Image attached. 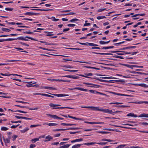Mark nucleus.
Wrapping results in <instances>:
<instances>
[{
	"label": "nucleus",
	"mask_w": 148,
	"mask_h": 148,
	"mask_svg": "<svg viewBox=\"0 0 148 148\" xmlns=\"http://www.w3.org/2000/svg\"><path fill=\"white\" fill-rule=\"evenodd\" d=\"M15 106H18V107H20L21 108H28V107H26V106H21L19 105H15Z\"/></svg>",
	"instance_id": "obj_39"
},
{
	"label": "nucleus",
	"mask_w": 148,
	"mask_h": 148,
	"mask_svg": "<svg viewBox=\"0 0 148 148\" xmlns=\"http://www.w3.org/2000/svg\"><path fill=\"white\" fill-rule=\"evenodd\" d=\"M101 86L100 85L95 84L93 85L92 86H90V87H95L96 88H99Z\"/></svg>",
	"instance_id": "obj_26"
},
{
	"label": "nucleus",
	"mask_w": 148,
	"mask_h": 148,
	"mask_svg": "<svg viewBox=\"0 0 148 148\" xmlns=\"http://www.w3.org/2000/svg\"><path fill=\"white\" fill-rule=\"evenodd\" d=\"M112 110L108 109H106L105 113L112 114Z\"/></svg>",
	"instance_id": "obj_27"
},
{
	"label": "nucleus",
	"mask_w": 148,
	"mask_h": 148,
	"mask_svg": "<svg viewBox=\"0 0 148 148\" xmlns=\"http://www.w3.org/2000/svg\"><path fill=\"white\" fill-rule=\"evenodd\" d=\"M124 42H125L124 41H123V42H119L118 43H114V45L115 46H118L121 44H123V43H124Z\"/></svg>",
	"instance_id": "obj_37"
},
{
	"label": "nucleus",
	"mask_w": 148,
	"mask_h": 148,
	"mask_svg": "<svg viewBox=\"0 0 148 148\" xmlns=\"http://www.w3.org/2000/svg\"><path fill=\"white\" fill-rule=\"evenodd\" d=\"M17 40V38H8L7 39H5V41H10L15 40Z\"/></svg>",
	"instance_id": "obj_25"
},
{
	"label": "nucleus",
	"mask_w": 148,
	"mask_h": 148,
	"mask_svg": "<svg viewBox=\"0 0 148 148\" xmlns=\"http://www.w3.org/2000/svg\"><path fill=\"white\" fill-rule=\"evenodd\" d=\"M88 90V91H89L90 92H91V93H95H95H96V92H97V91H95V90Z\"/></svg>",
	"instance_id": "obj_41"
},
{
	"label": "nucleus",
	"mask_w": 148,
	"mask_h": 148,
	"mask_svg": "<svg viewBox=\"0 0 148 148\" xmlns=\"http://www.w3.org/2000/svg\"><path fill=\"white\" fill-rule=\"evenodd\" d=\"M0 74L4 76H10L11 75H12V74H8V73H6L5 74H4L2 73H0Z\"/></svg>",
	"instance_id": "obj_32"
},
{
	"label": "nucleus",
	"mask_w": 148,
	"mask_h": 148,
	"mask_svg": "<svg viewBox=\"0 0 148 148\" xmlns=\"http://www.w3.org/2000/svg\"><path fill=\"white\" fill-rule=\"evenodd\" d=\"M106 10V8L100 9H99V10H98L97 11V12H102V11L103 10Z\"/></svg>",
	"instance_id": "obj_56"
},
{
	"label": "nucleus",
	"mask_w": 148,
	"mask_h": 148,
	"mask_svg": "<svg viewBox=\"0 0 148 148\" xmlns=\"http://www.w3.org/2000/svg\"><path fill=\"white\" fill-rule=\"evenodd\" d=\"M36 146V145L34 144H31L30 145L29 148H33L35 147Z\"/></svg>",
	"instance_id": "obj_60"
},
{
	"label": "nucleus",
	"mask_w": 148,
	"mask_h": 148,
	"mask_svg": "<svg viewBox=\"0 0 148 148\" xmlns=\"http://www.w3.org/2000/svg\"><path fill=\"white\" fill-rule=\"evenodd\" d=\"M40 138V137H39V138H35L33 139L32 140V142H34L33 143H35L37 141H38L39 140V138Z\"/></svg>",
	"instance_id": "obj_24"
},
{
	"label": "nucleus",
	"mask_w": 148,
	"mask_h": 148,
	"mask_svg": "<svg viewBox=\"0 0 148 148\" xmlns=\"http://www.w3.org/2000/svg\"><path fill=\"white\" fill-rule=\"evenodd\" d=\"M75 14V13L73 12H70L69 13H68L67 14H62L60 15L61 16H64V15H73Z\"/></svg>",
	"instance_id": "obj_29"
},
{
	"label": "nucleus",
	"mask_w": 148,
	"mask_h": 148,
	"mask_svg": "<svg viewBox=\"0 0 148 148\" xmlns=\"http://www.w3.org/2000/svg\"><path fill=\"white\" fill-rule=\"evenodd\" d=\"M85 123H88V124H95V122H89L88 121H85Z\"/></svg>",
	"instance_id": "obj_49"
},
{
	"label": "nucleus",
	"mask_w": 148,
	"mask_h": 148,
	"mask_svg": "<svg viewBox=\"0 0 148 148\" xmlns=\"http://www.w3.org/2000/svg\"><path fill=\"white\" fill-rule=\"evenodd\" d=\"M49 94H50L52 95H53L54 96H56L58 97H64V96H69V95H65V94H51L50 93L48 92Z\"/></svg>",
	"instance_id": "obj_4"
},
{
	"label": "nucleus",
	"mask_w": 148,
	"mask_h": 148,
	"mask_svg": "<svg viewBox=\"0 0 148 148\" xmlns=\"http://www.w3.org/2000/svg\"><path fill=\"white\" fill-rule=\"evenodd\" d=\"M96 143H85L84 144V145H92L95 144H96Z\"/></svg>",
	"instance_id": "obj_23"
},
{
	"label": "nucleus",
	"mask_w": 148,
	"mask_h": 148,
	"mask_svg": "<svg viewBox=\"0 0 148 148\" xmlns=\"http://www.w3.org/2000/svg\"><path fill=\"white\" fill-rule=\"evenodd\" d=\"M51 18H53L52 21H57L59 20L58 19L54 17H52Z\"/></svg>",
	"instance_id": "obj_47"
},
{
	"label": "nucleus",
	"mask_w": 148,
	"mask_h": 148,
	"mask_svg": "<svg viewBox=\"0 0 148 148\" xmlns=\"http://www.w3.org/2000/svg\"><path fill=\"white\" fill-rule=\"evenodd\" d=\"M63 67H66L68 68H73V66H72L70 65H64L62 66Z\"/></svg>",
	"instance_id": "obj_31"
},
{
	"label": "nucleus",
	"mask_w": 148,
	"mask_h": 148,
	"mask_svg": "<svg viewBox=\"0 0 148 148\" xmlns=\"http://www.w3.org/2000/svg\"><path fill=\"white\" fill-rule=\"evenodd\" d=\"M82 108H95L96 109V110L98 111H101L105 113L106 109H100L98 107H95L93 106H82L81 107Z\"/></svg>",
	"instance_id": "obj_1"
},
{
	"label": "nucleus",
	"mask_w": 148,
	"mask_h": 148,
	"mask_svg": "<svg viewBox=\"0 0 148 148\" xmlns=\"http://www.w3.org/2000/svg\"><path fill=\"white\" fill-rule=\"evenodd\" d=\"M72 119H75V120H81V121L83 120L82 119L77 118L74 117L73 116V117Z\"/></svg>",
	"instance_id": "obj_50"
},
{
	"label": "nucleus",
	"mask_w": 148,
	"mask_h": 148,
	"mask_svg": "<svg viewBox=\"0 0 148 148\" xmlns=\"http://www.w3.org/2000/svg\"><path fill=\"white\" fill-rule=\"evenodd\" d=\"M107 143H105V142H100L99 143H96V144L101 145H106L107 144Z\"/></svg>",
	"instance_id": "obj_46"
},
{
	"label": "nucleus",
	"mask_w": 148,
	"mask_h": 148,
	"mask_svg": "<svg viewBox=\"0 0 148 148\" xmlns=\"http://www.w3.org/2000/svg\"><path fill=\"white\" fill-rule=\"evenodd\" d=\"M48 115L50 116L52 118L54 119H58V116L56 115H54L52 114H48Z\"/></svg>",
	"instance_id": "obj_17"
},
{
	"label": "nucleus",
	"mask_w": 148,
	"mask_h": 148,
	"mask_svg": "<svg viewBox=\"0 0 148 148\" xmlns=\"http://www.w3.org/2000/svg\"><path fill=\"white\" fill-rule=\"evenodd\" d=\"M19 43L20 44H22L23 45L26 46H27V47L29 46V45L28 44H26V43H23V42H20Z\"/></svg>",
	"instance_id": "obj_61"
},
{
	"label": "nucleus",
	"mask_w": 148,
	"mask_h": 148,
	"mask_svg": "<svg viewBox=\"0 0 148 148\" xmlns=\"http://www.w3.org/2000/svg\"><path fill=\"white\" fill-rule=\"evenodd\" d=\"M3 138L5 143H10V140H9V139H8V138L5 139L3 137Z\"/></svg>",
	"instance_id": "obj_18"
},
{
	"label": "nucleus",
	"mask_w": 148,
	"mask_h": 148,
	"mask_svg": "<svg viewBox=\"0 0 148 148\" xmlns=\"http://www.w3.org/2000/svg\"><path fill=\"white\" fill-rule=\"evenodd\" d=\"M96 79L100 81V82H107V81L106 80H103V79H99L98 78H96Z\"/></svg>",
	"instance_id": "obj_44"
},
{
	"label": "nucleus",
	"mask_w": 148,
	"mask_h": 148,
	"mask_svg": "<svg viewBox=\"0 0 148 148\" xmlns=\"http://www.w3.org/2000/svg\"><path fill=\"white\" fill-rule=\"evenodd\" d=\"M67 26L70 27H73L75 26V25L74 24H69L67 25Z\"/></svg>",
	"instance_id": "obj_57"
},
{
	"label": "nucleus",
	"mask_w": 148,
	"mask_h": 148,
	"mask_svg": "<svg viewBox=\"0 0 148 148\" xmlns=\"http://www.w3.org/2000/svg\"><path fill=\"white\" fill-rule=\"evenodd\" d=\"M99 132L101 133L102 134H107L108 133V132H104V131H100V132Z\"/></svg>",
	"instance_id": "obj_63"
},
{
	"label": "nucleus",
	"mask_w": 148,
	"mask_h": 148,
	"mask_svg": "<svg viewBox=\"0 0 148 148\" xmlns=\"http://www.w3.org/2000/svg\"><path fill=\"white\" fill-rule=\"evenodd\" d=\"M82 145V144H77L73 146L72 147V148H79Z\"/></svg>",
	"instance_id": "obj_13"
},
{
	"label": "nucleus",
	"mask_w": 148,
	"mask_h": 148,
	"mask_svg": "<svg viewBox=\"0 0 148 148\" xmlns=\"http://www.w3.org/2000/svg\"><path fill=\"white\" fill-rule=\"evenodd\" d=\"M49 105L53 107V109H54V108H55V107L60 106V105L58 104H54L52 103H50L49 104Z\"/></svg>",
	"instance_id": "obj_11"
},
{
	"label": "nucleus",
	"mask_w": 148,
	"mask_h": 148,
	"mask_svg": "<svg viewBox=\"0 0 148 148\" xmlns=\"http://www.w3.org/2000/svg\"><path fill=\"white\" fill-rule=\"evenodd\" d=\"M80 129L79 128H77V127H71L68 128V129L69 130H77V129Z\"/></svg>",
	"instance_id": "obj_45"
},
{
	"label": "nucleus",
	"mask_w": 148,
	"mask_h": 148,
	"mask_svg": "<svg viewBox=\"0 0 148 148\" xmlns=\"http://www.w3.org/2000/svg\"><path fill=\"white\" fill-rule=\"evenodd\" d=\"M110 41H107V42H105V41L101 40V41H100L99 42L100 44L104 45V44H106L108 43H109L110 42Z\"/></svg>",
	"instance_id": "obj_16"
},
{
	"label": "nucleus",
	"mask_w": 148,
	"mask_h": 148,
	"mask_svg": "<svg viewBox=\"0 0 148 148\" xmlns=\"http://www.w3.org/2000/svg\"><path fill=\"white\" fill-rule=\"evenodd\" d=\"M112 53H117V54L118 55H123L125 53V52L124 51H112L111 52Z\"/></svg>",
	"instance_id": "obj_5"
},
{
	"label": "nucleus",
	"mask_w": 148,
	"mask_h": 148,
	"mask_svg": "<svg viewBox=\"0 0 148 148\" xmlns=\"http://www.w3.org/2000/svg\"><path fill=\"white\" fill-rule=\"evenodd\" d=\"M2 30L3 31L5 32H9V31H10V30L6 28H2Z\"/></svg>",
	"instance_id": "obj_35"
},
{
	"label": "nucleus",
	"mask_w": 148,
	"mask_h": 148,
	"mask_svg": "<svg viewBox=\"0 0 148 148\" xmlns=\"http://www.w3.org/2000/svg\"><path fill=\"white\" fill-rule=\"evenodd\" d=\"M126 145V144L120 145L116 147V148H123Z\"/></svg>",
	"instance_id": "obj_22"
},
{
	"label": "nucleus",
	"mask_w": 148,
	"mask_h": 148,
	"mask_svg": "<svg viewBox=\"0 0 148 148\" xmlns=\"http://www.w3.org/2000/svg\"><path fill=\"white\" fill-rule=\"evenodd\" d=\"M45 138L46 140H44V141L45 142H47L51 140L52 139L53 137L50 135H48Z\"/></svg>",
	"instance_id": "obj_8"
},
{
	"label": "nucleus",
	"mask_w": 148,
	"mask_h": 148,
	"mask_svg": "<svg viewBox=\"0 0 148 148\" xmlns=\"http://www.w3.org/2000/svg\"><path fill=\"white\" fill-rule=\"evenodd\" d=\"M88 45L90 46H98V45L94 43H88L87 42Z\"/></svg>",
	"instance_id": "obj_21"
},
{
	"label": "nucleus",
	"mask_w": 148,
	"mask_h": 148,
	"mask_svg": "<svg viewBox=\"0 0 148 148\" xmlns=\"http://www.w3.org/2000/svg\"><path fill=\"white\" fill-rule=\"evenodd\" d=\"M48 79L49 80H50L51 82H53L54 81H58L59 82H62L61 80L62 79Z\"/></svg>",
	"instance_id": "obj_19"
},
{
	"label": "nucleus",
	"mask_w": 148,
	"mask_h": 148,
	"mask_svg": "<svg viewBox=\"0 0 148 148\" xmlns=\"http://www.w3.org/2000/svg\"><path fill=\"white\" fill-rule=\"evenodd\" d=\"M26 38H29V39H31L32 40H34L35 41H37V40L34 39L33 38L29 37L28 36H26L25 37L21 36L20 37H18L17 38V39L21 40H23L25 41H28V40L27 39H26Z\"/></svg>",
	"instance_id": "obj_2"
},
{
	"label": "nucleus",
	"mask_w": 148,
	"mask_h": 148,
	"mask_svg": "<svg viewBox=\"0 0 148 148\" xmlns=\"http://www.w3.org/2000/svg\"><path fill=\"white\" fill-rule=\"evenodd\" d=\"M19 125V124L17 125H12L11 126V127L12 128H16Z\"/></svg>",
	"instance_id": "obj_62"
},
{
	"label": "nucleus",
	"mask_w": 148,
	"mask_h": 148,
	"mask_svg": "<svg viewBox=\"0 0 148 148\" xmlns=\"http://www.w3.org/2000/svg\"><path fill=\"white\" fill-rule=\"evenodd\" d=\"M111 93H112L113 94L116 95H118L125 96H128V97L132 96L131 95H125V94H120V93H116V92H111Z\"/></svg>",
	"instance_id": "obj_7"
},
{
	"label": "nucleus",
	"mask_w": 148,
	"mask_h": 148,
	"mask_svg": "<svg viewBox=\"0 0 148 148\" xmlns=\"http://www.w3.org/2000/svg\"><path fill=\"white\" fill-rule=\"evenodd\" d=\"M75 140V142H79L82 141L83 140V139L82 138H79L78 139H76Z\"/></svg>",
	"instance_id": "obj_55"
},
{
	"label": "nucleus",
	"mask_w": 148,
	"mask_h": 148,
	"mask_svg": "<svg viewBox=\"0 0 148 148\" xmlns=\"http://www.w3.org/2000/svg\"><path fill=\"white\" fill-rule=\"evenodd\" d=\"M16 101L17 102H19V103H29L26 102H25L23 101H18V100H16Z\"/></svg>",
	"instance_id": "obj_48"
},
{
	"label": "nucleus",
	"mask_w": 148,
	"mask_h": 148,
	"mask_svg": "<svg viewBox=\"0 0 148 148\" xmlns=\"http://www.w3.org/2000/svg\"><path fill=\"white\" fill-rule=\"evenodd\" d=\"M110 103L111 104H115L118 105V104H122L123 103L118 102H113Z\"/></svg>",
	"instance_id": "obj_33"
},
{
	"label": "nucleus",
	"mask_w": 148,
	"mask_h": 148,
	"mask_svg": "<svg viewBox=\"0 0 148 148\" xmlns=\"http://www.w3.org/2000/svg\"><path fill=\"white\" fill-rule=\"evenodd\" d=\"M127 116H131L132 117H136L138 116H137L136 115H135L133 113H129L127 115Z\"/></svg>",
	"instance_id": "obj_14"
},
{
	"label": "nucleus",
	"mask_w": 148,
	"mask_h": 148,
	"mask_svg": "<svg viewBox=\"0 0 148 148\" xmlns=\"http://www.w3.org/2000/svg\"><path fill=\"white\" fill-rule=\"evenodd\" d=\"M69 89L71 90H73L74 89H77L80 90L84 91H88V90L87 89H85L82 88L80 87H75L72 88H69Z\"/></svg>",
	"instance_id": "obj_3"
},
{
	"label": "nucleus",
	"mask_w": 148,
	"mask_h": 148,
	"mask_svg": "<svg viewBox=\"0 0 148 148\" xmlns=\"http://www.w3.org/2000/svg\"><path fill=\"white\" fill-rule=\"evenodd\" d=\"M139 117H148V114H142L138 116Z\"/></svg>",
	"instance_id": "obj_10"
},
{
	"label": "nucleus",
	"mask_w": 148,
	"mask_h": 148,
	"mask_svg": "<svg viewBox=\"0 0 148 148\" xmlns=\"http://www.w3.org/2000/svg\"><path fill=\"white\" fill-rule=\"evenodd\" d=\"M114 57L117 58H119L122 59H123V57H122L121 56H118L117 55H115Z\"/></svg>",
	"instance_id": "obj_43"
},
{
	"label": "nucleus",
	"mask_w": 148,
	"mask_h": 148,
	"mask_svg": "<svg viewBox=\"0 0 148 148\" xmlns=\"http://www.w3.org/2000/svg\"><path fill=\"white\" fill-rule=\"evenodd\" d=\"M106 18V17L104 16H98L97 17V19L100 20L101 19H103Z\"/></svg>",
	"instance_id": "obj_34"
},
{
	"label": "nucleus",
	"mask_w": 148,
	"mask_h": 148,
	"mask_svg": "<svg viewBox=\"0 0 148 148\" xmlns=\"http://www.w3.org/2000/svg\"><path fill=\"white\" fill-rule=\"evenodd\" d=\"M5 10L7 11H12L13 10L12 8H5Z\"/></svg>",
	"instance_id": "obj_52"
},
{
	"label": "nucleus",
	"mask_w": 148,
	"mask_h": 148,
	"mask_svg": "<svg viewBox=\"0 0 148 148\" xmlns=\"http://www.w3.org/2000/svg\"><path fill=\"white\" fill-rule=\"evenodd\" d=\"M8 129V128L5 127H3L1 128V130L3 131H6Z\"/></svg>",
	"instance_id": "obj_40"
},
{
	"label": "nucleus",
	"mask_w": 148,
	"mask_h": 148,
	"mask_svg": "<svg viewBox=\"0 0 148 148\" xmlns=\"http://www.w3.org/2000/svg\"><path fill=\"white\" fill-rule=\"evenodd\" d=\"M70 145L67 144L63 146H60V148H68Z\"/></svg>",
	"instance_id": "obj_20"
},
{
	"label": "nucleus",
	"mask_w": 148,
	"mask_h": 148,
	"mask_svg": "<svg viewBox=\"0 0 148 148\" xmlns=\"http://www.w3.org/2000/svg\"><path fill=\"white\" fill-rule=\"evenodd\" d=\"M96 93L99 94H100V95H104V96H107V95L105 94L102 93L101 92H98V91H97V92H96Z\"/></svg>",
	"instance_id": "obj_53"
},
{
	"label": "nucleus",
	"mask_w": 148,
	"mask_h": 148,
	"mask_svg": "<svg viewBox=\"0 0 148 148\" xmlns=\"http://www.w3.org/2000/svg\"><path fill=\"white\" fill-rule=\"evenodd\" d=\"M42 95L45 96L49 97H50V95H48L47 94H44V93H43V94H42Z\"/></svg>",
	"instance_id": "obj_59"
},
{
	"label": "nucleus",
	"mask_w": 148,
	"mask_h": 148,
	"mask_svg": "<svg viewBox=\"0 0 148 148\" xmlns=\"http://www.w3.org/2000/svg\"><path fill=\"white\" fill-rule=\"evenodd\" d=\"M92 53H94L96 54H99L102 55H112L113 54L111 53H96L95 52H92Z\"/></svg>",
	"instance_id": "obj_9"
},
{
	"label": "nucleus",
	"mask_w": 148,
	"mask_h": 148,
	"mask_svg": "<svg viewBox=\"0 0 148 148\" xmlns=\"http://www.w3.org/2000/svg\"><path fill=\"white\" fill-rule=\"evenodd\" d=\"M62 77H67L73 78L74 79H77L79 78V77L78 76H72L71 75H65L64 76H62Z\"/></svg>",
	"instance_id": "obj_6"
},
{
	"label": "nucleus",
	"mask_w": 148,
	"mask_h": 148,
	"mask_svg": "<svg viewBox=\"0 0 148 148\" xmlns=\"http://www.w3.org/2000/svg\"><path fill=\"white\" fill-rule=\"evenodd\" d=\"M24 14L29 16H32V12H27L24 13Z\"/></svg>",
	"instance_id": "obj_36"
},
{
	"label": "nucleus",
	"mask_w": 148,
	"mask_h": 148,
	"mask_svg": "<svg viewBox=\"0 0 148 148\" xmlns=\"http://www.w3.org/2000/svg\"><path fill=\"white\" fill-rule=\"evenodd\" d=\"M41 125L39 124H38V125H31L30 126L31 127H36L40 126Z\"/></svg>",
	"instance_id": "obj_38"
},
{
	"label": "nucleus",
	"mask_w": 148,
	"mask_h": 148,
	"mask_svg": "<svg viewBox=\"0 0 148 148\" xmlns=\"http://www.w3.org/2000/svg\"><path fill=\"white\" fill-rule=\"evenodd\" d=\"M47 124V125L49 126H56L58 124L57 123H49L47 124L46 123H44L43 124V125Z\"/></svg>",
	"instance_id": "obj_12"
},
{
	"label": "nucleus",
	"mask_w": 148,
	"mask_h": 148,
	"mask_svg": "<svg viewBox=\"0 0 148 148\" xmlns=\"http://www.w3.org/2000/svg\"><path fill=\"white\" fill-rule=\"evenodd\" d=\"M63 108H69L71 109H74V108H70L69 107H60V109H63Z\"/></svg>",
	"instance_id": "obj_54"
},
{
	"label": "nucleus",
	"mask_w": 148,
	"mask_h": 148,
	"mask_svg": "<svg viewBox=\"0 0 148 148\" xmlns=\"http://www.w3.org/2000/svg\"><path fill=\"white\" fill-rule=\"evenodd\" d=\"M17 136L16 135H14L13 136L12 138H13V140L14 141L16 138L17 137Z\"/></svg>",
	"instance_id": "obj_58"
},
{
	"label": "nucleus",
	"mask_w": 148,
	"mask_h": 148,
	"mask_svg": "<svg viewBox=\"0 0 148 148\" xmlns=\"http://www.w3.org/2000/svg\"><path fill=\"white\" fill-rule=\"evenodd\" d=\"M85 75L88 76H92V74L91 73H89L88 74H85Z\"/></svg>",
	"instance_id": "obj_64"
},
{
	"label": "nucleus",
	"mask_w": 148,
	"mask_h": 148,
	"mask_svg": "<svg viewBox=\"0 0 148 148\" xmlns=\"http://www.w3.org/2000/svg\"><path fill=\"white\" fill-rule=\"evenodd\" d=\"M29 130V129L28 127H26L24 130H21V133H25L28 131Z\"/></svg>",
	"instance_id": "obj_28"
},
{
	"label": "nucleus",
	"mask_w": 148,
	"mask_h": 148,
	"mask_svg": "<svg viewBox=\"0 0 148 148\" xmlns=\"http://www.w3.org/2000/svg\"><path fill=\"white\" fill-rule=\"evenodd\" d=\"M79 19H77V18H73V19L70 20L69 21V22H75V21H79Z\"/></svg>",
	"instance_id": "obj_30"
},
{
	"label": "nucleus",
	"mask_w": 148,
	"mask_h": 148,
	"mask_svg": "<svg viewBox=\"0 0 148 148\" xmlns=\"http://www.w3.org/2000/svg\"><path fill=\"white\" fill-rule=\"evenodd\" d=\"M39 48L41 49H43V50H47V51H51L52 50H51V49H46V48H43V47H39Z\"/></svg>",
	"instance_id": "obj_51"
},
{
	"label": "nucleus",
	"mask_w": 148,
	"mask_h": 148,
	"mask_svg": "<svg viewBox=\"0 0 148 148\" xmlns=\"http://www.w3.org/2000/svg\"><path fill=\"white\" fill-rule=\"evenodd\" d=\"M138 85L144 88H148V85H147L146 84H138Z\"/></svg>",
	"instance_id": "obj_15"
},
{
	"label": "nucleus",
	"mask_w": 148,
	"mask_h": 148,
	"mask_svg": "<svg viewBox=\"0 0 148 148\" xmlns=\"http://www.w3.org/2000/svg\"><path fill=\"white\" fill-rule=\"evenodd\" d=\"M61 125H62L71 126V125H70V124H67L64 123H61Z\"/></svg>",
	"instance_id": "obj_42"
}]
</instances>
